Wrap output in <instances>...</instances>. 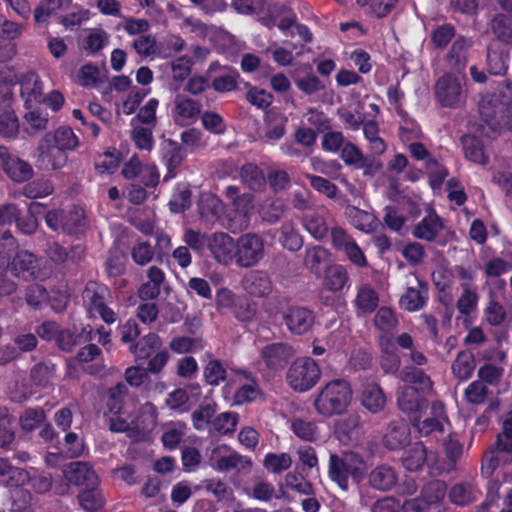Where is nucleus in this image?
Masks as SVG:
<instances>
[{
    "label": "nucleus",
    "instance_id": "f257e3e1",
    "mask_svg": "<svg viewBox=\"0 0 512 512\" xmlns=\"http://www.w3.org/2000/svg\"><path fill=\"white\" fill-rule=\"evenodd\" d=\"M353 400V388L345 379H333L323 385L313 400L315 411L326 418L344 414Z\"/></svg>",
    "mask_w": 512,
    "mask_h": 512
},
{
    "label": "nucleus",
    "instance_id": "f03ea898",
    "mask_svg": "<svg viewBox=\"0 0 512 512\" xmlns=\"http://www.w3.org/2000/svg\"><path fill=\"white\" fill-rule=\"evenodd\" d=\"M366 465L362 456L356 452L348 451L342 454L330 453L327 474L331 481L347 492L350 488L349 480L357 485L365 476Z\"/></svg>",
    "mask_w": 512,
    "mask_h": 512
},
{
    "label": "nucleus",
    "instance_id": "7ed1b4c3",
    "mask_svg": "<svg viewBox=\"0 0 512 512\" xmlns=\"http://www.w3.org/2000/svg\"><path fill=\"white\" fill-rule=\"evenodd\" d=\"M44 222L49 230L68 236L84 234L87 229L85 210L78 205L49 209Z\"/></svg>",
    "mask_w": 512,
    "mask_h": 512
},
{
    "label": "nucleus",
    "instance_id": "20e7f679",
    "mask_svg": "<svg viewBox=\"0 0 512 512\" xmlns=\"http://www.w3.org/2000/svg\"><path fill=\"white\" fill-rule=\"evenodd\" d=\"M128 351L137 362L147 361L148 370L153 374L160 373L170 359L169 352L163 348L162 338L154 332L140 337L137 343L128 347Z\"/></svg>",
    "mask_w": 512,
    "mask_h": 512
},
{
    "label": "nucleus",
    "instance_id": "39448f33",
    "mask_svg": "<svg viewBox=\"0 0 512 512\" xmlns=\"http://www.w3.org/2000/svg\"><path fill=\"white\" fill-rule=\"evenodd\" d=\"M82 299L88 313L99 317L106 325H113L118 320V313L109 306L113 296L107 285L94 280L88 281L82 292Z\"/></svg>",
    "mask_w": 512,
    "mask_h": 512
},
{
    "label": "nucleus",
    "instance_id": "423d86ee",
    "mask_svg": "<svg viewBox=\"0 0 512 512\" xmlns=\"http://www.w3.org/2000/svg\"><path fill=\"white\" fill-rule=\"evenodd\" d=\"M321 368L311 357H301L295 360L286 373V381L296 392L311 390L319 382Z\"/></svg>",
    "mask_w": 512,
    "mask_h": 512
},
{
    "label": "nucleus",
    "instance_id": "0eeeda50",
    "mask_svg": "<svg viewBox=\"0 0 512 512\" xmlns=\"http://www.w3.org/2000/svg\"><path fill=\"white\" fill-rule=\"evenodd\" d=\"M265 254L264 240L255 233L242 234L236 240L235 262L240 267L258 264Z\"/></svg>",
    "mask_w": 512,
    "mask_h": 512
},
{
    "label": "nucleus",
    "instance_id": "6e6552de",
    "mask_svg": "<svg viewBox=\"0 0 512 512\" xmlns=\"http://www.w3.org/2000/svg\"><path fill=\"white\" fill-rule=\"evenodd\" d=\"M434 95L442 107L456 108L464 101V90L461 81L452 73H445L434 85Z\"/></svg>",
    "mask_w": 512,
    "mask_h": 512
},
{
    "label": "nucleus",
    "instance_id": "1a4fd4ad",
    "mask_svg": "<svg viewBox=\"0 0 512 512\" xmlns=\"http://www.w3.org/2000/svg\"><path fill=\"white\" fill-rule=\"evenodd\" d=\"M0 168L16 183L26 182L34 176L30 162L20 158L18 153L11 152L5 146H0Z\"/></svg>",
    "mask_w": 512,
    "mask_h": 512
},
{
    "label": "nucleus",
    "instance_id": "9d476101",
    "mask_svg": "<svg viewBox=\"0 0 512 512\" xmlns=\"http://www.w3.org/2000/svg\"><path fill=\"white\" fill-rule=\"evenodd\" d=\"M430 413L427 418L421 420V415L417 420L411 422L418 430L421 437H438L444 433V423L449 421L446 413L445 404L442 401H432L430 404Z\"/></svg>",
    "mask_w": 512,
    "mask_h": 512
},
{
    "label": "nucleus",
    "instance_id": "9b49d317",
    "mask_svg": "<svg viewBox=\"0 0 512 512\" xmlns=\"http://www.w3.org/2000/svg\"><path fill=\"white\" fill-rule=\"evenodd\" d=\"M480 118L495 132L512 131V100L499 105L480 104Z\"/></svg>",
    "mask_w": 512,
    "mask_h": 512
},
{
    "label": "nucleus",
    "instance_id": "f8f14e48",
    "mask_svg": "<svg viewBox=\"0 0 512 512\" xmlns=\"http://www.w3.org/2000/svg\"><path fill=\"white\" fill-rule=\"evenodd\" d=\"M282 319L287 330L293 335H304L311 331L315 322L313 310L302 306H289Z\"/></svg>",
    "mask_w": 512,
    "mask_h": 512
},
{
    "label": "nucleus",
    "instance_id": "ddd939ff",
    "mask_svg": "<svg viewBox=\"0 0 512 512\" xmlns=\"http://www.w3.org/2000/svg\"><path fill=\"white\" fill-rule=\"evenodd\" d=\"M37 162L42 170H60L67 165L68 154L49 141V133H46L38 146Z\"/></svg>",
    "mask_w": 512,
    "mask_h": 512
},
{
    "label": "nucleus",
    "instance_id": "4468645a",
    "mask_svg": "<svg viewBox=\"0 0 512 512\" xmlns=\"http://www.w3.org/2000/svg\"><path fill=\"white\" fill-rule=\"evenodd\" d=\"M435 459L436 454L433 451H428L424 443L415 442L403 450L401 462L402 467L409 472L420 471L424 465H428L429 473L432 474L433 466L430 462L435 461Z\"/></svg>",
    "mask_w": 512,
    "mask_h": 512
},
{
    "label": "nucleus",
    "instance_id": "2eb2a0df",
    "mask_svg": "<svg viewBox=\"0 0 512 512\" xmlns=\"http://www.w3.org/2000/svg\"><path fill=\"white\" fill-rule=\"evenodd\" d=\"M293 356L292 347L287 343H269L260 351L265 367L273 372L283 370Z\"/></svg>",
    "mask_w": 512,
    "mask_h": 512
},
{
    "label": "nucleus",
    "instance_id": "dca6fc26",
    "mask_svg": "<svg viewBox=\"0 0 512 512\" xmlns=\"http://www.w3.org/2000/svg\"><path fill=\"white\" fill-rule=\"evenodd\" d=\"M397 404L400 411L413 422L428 407V400L420 394L416 387L405 386L398 392Z\"/></svg>",
    "mask_w": 512,
    "mask_h": 512
},
{
    "label": "nucleus",
    "instance_id": "f3484780",
    "mask_svg": "<svg viewBox=\"0 0 512 512\" xmlns=\"http://www.w3.org/2000/svg\"><path fill=\"white\" fill-rule=\"evenodd\" d=\"M162 161L167 168L163 182H168L177 176V169L182 164L187 154L184 148L171 139L164 140L161 144Z\"/></svg>",
    "mask_w": 512,
    "mask_h": 512
},
{
    "label": "nucleus",
    "instance_id": "a211bd4d",
    "mask_svg": "<svg viewBox=\"0 0 512 512\" xmlns=\"http://www.w3.org/2000/svg\"><path fill=\"white\" fill-rule=\"evenodd\" d=\"M208 250L221 264L229 265L235 260L236 241L225 232L210 235Z\"/></svg>",
    "mask_w": 512,
    "mask_h": 512
},
{
    "label": "nucleus",
    "instance_id": "6ab92c4d",
    "mask_svg": "<svg viewBox=\"0 0 512 512\" xmlns=\"http://www.w3.org/2000/svg\"><path fill=\"white\" fill-rule=\"evenodd\" d=\"M471 46V40L463 35H458L452 41V45L445 56V62L452 71L461 73L465 70Z\"/></svg>",
    "mask_w": 512,
    "mask_h": 512
},
{
    "label": "nucleus",
    "instance_id": "aec40b11",
    "mask_svg": "<svg viewBox=\"0 0 512 512\" xmlns=\"http://www.w3.org/2000/svg\"><path fill=\"white\" fill-rule=\"evenodd\" d=\"M20 95L26 108H31L33 103L43 100V84L40 76L33 71L22 74L19 78Z\"/></svg>",
    "mask_w": 512,
    "mask_h": 512
},
{
    "label": "nucleus",
    "instance_id": "412c9836",
    "mask_svg": "<svg viewBox=\"0 0 512 512\" xmlns=\"http://www.w3.org/2000/svg\"><path fill=\"white\" fill-rule=\"evenodd\" d=\"M242 287L251 296L265 297L273 291V281L264 270H251L243 278Z\"/></svg>",
    "mask_w": 512,
    "mask_h": 512
},
{
    "label": "nucleus",
    "instance_id": "4be33fe9",
    "mask_svg": "<svg viewBox=\"0 0 512 512\" xmlns=\"http://www.w3.org/2000/svg\"><path fill=\"white\" fill-rule=\"evenodd\" d=\"M65 477L70 485L88 488L89 485H99V478L91 465L84 462L71 463L65 471Z\"/></svg>",
    "mask_w": 512,
    "mask_h": 512
},
{
    "label": "nucleus",
    "instance_id": "5701e85b",
    "mask_svg": "<svg viewBox=\"0 0 512 512\" xmlns=\"http://www.w3.org/2000/svg\"><path fill=\"white\" fill-rule=\"evenodd\" d=\"M429 300V285L427 282L417 280V287H407L401 295L400 306L402 309L415 312L427 305Z\"/></svg>",
    "mask_w": 512,
    "mask_h": 512
},
{
    "label": "nucleus",
    "instance_id": "b1692460",
    "mask_svg": "<svg viewBox=\"0 0 512 512\" xmlns=\"http://www.w3.org/2000/svg\"><path fill=\"white\" fill-rule=\"evenodd\" d=\"M506 452L512 454V410L506 414L503 421V430L497 436L495 446L491 449L492 456L489 460V467L495 470L499 464V453Z\"/></svg>",
    "mask_w": 512,
    "mask_h": 512
},
{
    "label": "nucleus",
    "instance_id": "393cba45",
    "mask_svg": "<svg viewBox=\"0 0 512 512\" xmlns=\"http://www.w3.org/2000/svg\"><path fill=\"white\" fill-rule=\"evenodd\" d=\"M11 271L18 278L34 280L38 274V260L28 251L16 252L11 262Z\"/></svg>",
    "mask_w": 512,
    "mask_h": 512
},
{
    "label": "nucleus",
    "instance_id": "a878e982",
    "mask_svg": "<svg viewBox=\"0 0 512 512\" xmlns=\"http://www.w3.org/2000/svg\"><path fill=\"white\" fill-rule=\"evenodd\" d=\"M216 70H224L223 73L213 77L211 82V88L218 93H227L232 92L238 87V78L240 74L238 71L234 69H228L226 67H221L218 62H212L209 65L208 72H213Z\"/></svg>",
    "mask_w": 512,
    "mask_h": 512
},
{
    "label": "nucleus",
    "instance_id": "bb28decb",
    "mask_svg": "<svg viewBox=\"0 0 512 512\" xmlns=\"http://www.w3.org/2000/svg\"><path fill=\"white\" fill-rule=\"evenodd\" d=\"M444 228L441 218L435 211L428 213L412 230V235L418 239L434 241Z\"/></svg>",
    "mask_w": 512,
    "mask_h": 512
},
{
    "label": "nucleus",
    "instance_id": "cd10ccee",
    "mask_svg": "<svg viewBox=\"0 0 512 512\" xmlns=\"http://www.w3.org/2000/svg\"><path fill=\"white\" fill-rule=\"evenodd\" d=\"M369 482L378 491H389L397 485L398 475L392 467L379 465L371 471Z\"/></svg>",
    "mask_w": 512,
    "mask_h": 512
},
{
    "label": "nucleus",
    "instance_id": "c85d7f7f",
    "mask_svg": "<svg viewBox=\"0 0 512 512\" xmlns=\"http://www.w3.org/2000/svg\"><path fill=\"white\" fill-rule=\"evenodd\" d=\"M349 274L341 264H333L324 270L323 287L330 292H340L349 283Z\"/></svg>",
    "mask_w": 512,
    "mask_h": 512
},
{
    "label": "nucleus",
    "instance_id": "c756f323",
    "mask_svg": "<svg viewBox=\"0 0 512 512\" xmlns=\"http://www.w3.org/2000/svg\"><path fill=\"white\" fill-rule=\"evenodd\" d=\"M461 144L463 147L465 158L475 162L478 165H486L489 156L484 151V144L476 135L464 134L461 136Z\"/></svg>",
    "mask_w": 512,
    "mask_h": 512
},
{
    "label": "nucleus",
    "instance_id": "7c9ffc66",
    "mask_svg": "<svg viewBox=\"0 0 512 512\" xmlns=\"http://www.w3.org/2000/svg\"><path fill=\"white\" fill-rule=\"evenodd\" d=\"M361 404L373 414L382 411L386 405V397L377 383H369L364 386L361 397Z\"/></svg>",
    "mask_w": 512,
    "mask_h": 512
},
{
    "label": "nucleus",
    "instance_id": "2f4dec72",
    "mask_svg": "<svg viewBox=\"0 0 512 512\" xmlns=\"http://www.w3.org/2000/svg\"><path fill=\"white\" fill-rule=\"evenodd\" d=\"M510 53L507 49L487 47L486 63L487 70L491 75L502 76L507 73Z\"/></svg>",
    "mask_w": 512,
    "mask_h": 512
},
{
    "label": "nucleus",
    "instance_id": "473e14b6",
    "mask_svg": "<svg viewBox=\"0 0 512 512\" xmlns=\"http://www.w3.org/2000/svg\"><path fill=\"white\" fill-rule=\"evenodd\" d=\"M476 360L470 350H460L452 363V374L460 382L467 381L473 375Z\"/></svg>",
    "mask_w": 512,
    "mask_h": 512
},
{
    "label": "nucleus",
    "instance_id": "72a5a7b5",
    "mask_svg": "<svg viewBox=\"0 0 512 512\" xmlns=\"http://www.w3.org/2000/svg\"><path fill=\"white\" fill-rule=\"evenodd\" d=\"M490 30L496 40L512 45V14L497 13L490 21Z\"/></svg>",
    "mask_w": 512,
    "mask_h": 512
},
{
    "label": "nucleus",
    "instance_id": "f704fd0d",
    "mask_svg": "<svg viewBox=\"0 0 512 512\" xmlns=\"http://www.w3.org/2000/svg\"><path fill=\"white\" fill-rule=\"evenodd\" d=\"M240 178L250 191H263L266 188V176L257 164L247 162L240 169Z\"/></svg>",
    "mask_w": 512,
    "mask_h": 512
},
{
    "label": "nucleus",
    "instance_id": "c9c22d12",
    "mask_svg": "<svg viewBox=\"0 0 512 512\" xmlns=\"http://www.w3.org/2000/svg\"><path fill=\"white\" fill-rule=\"evenodd\" d=\"M218 410V404L214 401L202 402L191 415V420L196 431H210L213 417Z\"/></svg>",
    "mask_w": 512,
    "mask_h": 512
},
{
    "label": "nucleus",
    "instance_id": "e433bc0d",
    "mask_svg": "<svg viewBox=\"0 0 512 512\" xmlns=\"http://www.w3.org/2000/svg\"><path fill=\"white\" fill-rule=\"evenodd\" d=\"M216 449L213 451V460H215L214 468L221 472H226L231 469L241 466L242 470H247L251 467L252 462L247 456H243L237 451H230L228 454L218 456L215 459Z\"/></svg>",
    "mask_w": 512,
    "mask_h": 512
},
{
    "label": "nucleus",
    "instance_id": "4c0bfd02",
    "mask_svg": "<svg viewBox=\"0 0 512 512\" xmlns=\"http://www.w3.org/2000/svg\"><path fill=\"white\" fill-rule=\"evenodd\" d=\"M401 381L416 387L420 392H429L432 389V381L424 370L414 367L405 366L400 374Z\"/></svg>",
    "mask_w": 512,
    "mask_h": 512
},
{
    "label": "nucleus",
    "instance_id": "58836bf2",
    "mask_svg": "<svg viewBox=\"0 0 512 512\" xmlns=\"http://www.w3.org/2000/svg\"><path fill=\"white\" fill-rule=\"evenodd\" d=\"M53 191L54 184L50 179L37 178L26 181L21 194L28 199H42L52 195Z\"/></svg>",
    "mask_w": 512,
    "mask_h": 512
},
{
    "label": "nucleus",
    "instance_id": "ea45409f",
    "mask_svg": "<svg viewBox=\"0 0 512 512\" xmlns=\"http://www.w3.org/2000/svg\"><path fill=\"white\" fill-rule=\"evenodd\" d=\"M354 303L362 313H372L379 306V295L370 285H363L358 289Z\"/></svg>",
    "mask_w": 512,
    "mask_h": 512
},
{
    "label": "nucleus",
    "instance_id": "a19ab883",
    "mask_svg": "<svg viewBox=\"0 0 512 512\" xmlns=\"http://www.w3.org/2000/svg\"><path fill=\"white\" fill-rule=\"evenodd\" d=\"M79 505L85 511H97L105 504L102 492L97 486H89L88 488L81 489L77 496Z\"/></svg>",
    "mask_w": 512,
    "mask_h": 512
},
{
    "label": "nucleus",
    "instance_id": "79ce46f5",
    "mask_svg": "<svg viewBox=\"0 0 512 512\" xmlns=\"http://www.w3.org/2000/svg\"><path fill=\"white\" fill-rule=\"evenodd\" d=\"M330 253L327 249L321 246H314L305 250V256L303 264L309 269L314 275H320L322 271V265L328 261Z\"/></svg>",
    "mask_w": 512,
    "mask_h": 512
},
{
    "label": "nucleus",
    "instance_id": "37998d69",
    "mask_svg": "<svg viewBox=\"0 0 512 512\" xmlns=\"http://www.w3.org/2000/svg\"><path fill=\"white\" fill-rule=\"evenodd\" d=\"M456 28L452 23L437 25L431 30L430 43L437 49H445L452 40L456 39Z\"/></svg>",
    "mask_w": 512,
    "mask_h": 512
},
{
    "label": "nucleus",
    "instance_id": "c03bdc74",
    "mask_svg": "<svg viewBox=\"0 0 512 512\" xmlns=\"http://www.w3.org/2000/svg\"><path fill=\"white\" fill-rule=\"evenodd\" d=\"M239 415L236 412H224L213 417L210 433L230 435L236 431Z\"/></svg>",
    "mask_w": 512,
    "mask_h": 512
},
{
    "label": "nucleus",
    "instance_id": "a18cd8bd",
    "mask_svg": "<svg viewBox=\"0 0 512 512\" xmlns=\"http://www.w3.org/2000/svg\"><path fill=\"white\" fill-rule=\"evenodd\" d=\"M291 430L300 440L315 442L319 438V428L314 421L295 418L291 423Z\"/></svg>",
    "mask_w": 512,
    "mask_h": 512
},
{
    "label": "nucleus",
    "instance_id": "49530a36",
    "mask_svg": "<svg viewBox=\"0 0 512 512\" xmlns=\"http://www.w3.org/2000/svg\"><path fill=\"white\" fill-rule=\"evenodd\" d=\"M121 154L116 148L106 150L94 163L95 170L100 174H114L120 167Z\"/></svg>",
    "mask_w": 512,
    "mask_h": 512
},
{
    "label": "nucleus",
    "instance_id": "de8ad7c7",
    "mask_svg": "<svg viewBox=\"0 0 512 512\" xmlns=\"http://www.w3.org/2000/svg\"><path fill=\"white\" fill-rule=\"evenodd\" d=\"M192 192L188 186L177 183L172 198L169 200V207L173 213H181L191 207Z\"/></svg>",
    "mask_w": 512,
    "mask_h": 512
},
{
    "label": "nucleus",
    "instance_id": "09e8293b",
    "mask_svg": "<svg viewBox=\"0 0 512 512\" xmlns=\"http://www.w3.org/2000/svg\"><path fill=\"white\" fill-rule=\"evenodd\" d=\"M291 455L287 452L275 453L269 452L264 456V468L273 474H280L292 466Z\"/></svg>",
    "mask_w": 512,
    "mask_h": 512
},
{
    "label": "nucleus",
    "instance_id": "8fccbe9b",
    "mask_svg": "<svg viewBox=\"0 0 512 512\" xmlns=\"http://www.w3.org/2000/svg\"><path fill=\"white\" fill-rule=\"evenodd\" d=\"M55 375V365L50 362L35 364L30 371V378L34 385L46 388L51 384Z\"/></svg>",
    "mask_w": 512,
    "mask_h": 512
},
{
    "label": "nucleus",
    "instance_id": "3c124183",
    "mask_svg": "<svg viewBox=\"0 0 512 512\" xmlns=\"http://www.w3.org/2000/svg\"><path fill=\"white\" fill-rule=\"evenodd\" d=\"M301 224L303 228L317 240H323L327 236L328 227L322 215H304Z\"/></svg>",
    "mask_w": 512,
    "mask_h": 512
},
{
    "label": "nucleus",
    "instance_id": "603ef678",
    "mask_svg": "<svg viewBox=\"0 0 512 512\" xmlns=\"http://www.w3.org/2000/svg\"><path fill=\"white\" fill-rule=\"evenodd\" d=\"M49 141L65 152L73 150L78 145V138L69 126L57 128L53 135L49 134Z\"/></svg>",
    "mask_w": 512,
    "mask_h": 512
},
{
    "label": "nucleus",
    "instance_id": "864d4df0",
    "mask_svg": "<svg viewBox=\"0 0 512 512\" xmlns=\"http://www.w3.org/2000/svg\"><path fill=\"white\" fill-rule=\"evenodd\" d=\"M374 324L376 329L386 334L391 333L397 328L399 320L391 308L383 306L376 311Z\"/></svg>",
    "mask_w": 512,
    "mask_h": 512
},
{
    "label": "nucleus",
    "instance_id": "5fc2aeb1",
    "mask_svg": "<svg viewBox=\"0 0 512 512\" xmlns=\"http://www.w3.org/2000/svg\"><path fill=\"white\" fill-rule=\"evenodd\" d=\"M461 286L463 290L456 302V308L460 314L468 316L477 309L479 296L469 285L461 284Z\"/></svg>",
    "mask_w": 512,
    "mask_h": 512
},
{
    "label": "nucleus",
    "instance_id": "6e6d98bb",
    "mask_svg": "<svg viewBox=\"0 0 512 512\" xmlns=\"http://www.w3.org/2000/svg\"><path fill=\"white\" fill-rule=\"evenodd\" d=\"M447 493V484L444 480L434 479L428 481L421 490V494L430 507L442 501Z\"/></svg>",
    "mask_w": 512,
    "mask_h": 512
},
{
    "label": "nucleus",
    "instance_id": "4d7b16f0",
    "mask_svg": "<svg viewBox=\"0 0 512 512\" xmlns=\"http://www.w3.org/2000/svg\"><path fill=\"white\" fill-rule=\"evenodd\" d=\"M279 241L284 249L289 250L291 252H297L301 250V247L303 245L302 236L290 224H285L281 226Z\"/></svg>",
    "mask_w": 512,
    "mask_h": 512
},
{
    "label": "nucleus",
    "instance_id": "13d9d810",
    "mask_svg": "<svg viewBox=\"0 0 512 512\" xmlns=\"http://www.w3.org/2000/svg\"><path fill=\"white\" fill-rule=\"evenodd\" d=\"M174 111L183 120L195 121L200 115L201 104L192 98H183L175 102Z\"/></svg>",
    "mask_w": 512,
    "mask_h": 512
},
{
    "label": "nucleus",
    "instance_id": "bf43d9fd",
    "mask_svg": "<svg viewBox=\"0 0 512 512\" xmlns=\"http://www.w3.org/2000/svg\"><path fill=\"white\" fill-rule=\"evenodd\" d=\"M45 418V410L43 408H28L19 417V424L22 431H33L42 425Z\"/></svg>",
    "mask_w": 512,
    "mask_h": 512
},
{
    "label": "nucleus",
    "instance_id": "052dcab7",
    "mask_svg": "<svg viewBox=\"0 0 512 512\" xmlns=\"http://www.w3.org/2000/svg\"><path fill=\"white\" fill-rule=\"evenodd\" d=\"M48 291L45 286L40 284L30 285L25 294V301L28 306L36 310H41L45 307L48 301Z\"/></svg>",
    "mask_w": 512,
    "mask_h": 512
},
{
    "label": "nucleus",
    "instance_id": "680f3d73",
    "mask_svg": "<svg viewBox=\"0 0 512 512\" xmlns=\"http://www.w3.org/2000/svg\"><path fill=\"white\" fill-rule=\"evenodd\" d=\"M118 333L120 335V342L127 344L129 347L133 343H137L141 335V329L136 319L129 318L119 324Z\"/></svg>",
    "mask_w": 512,
    "mask_h": 512
},
{
    "label": "nucleus",
    "instance_id": "e2e57ef3",
    "mask_svg": "<svg viewBox=\"0 0 512 512\" xmlns=\"http://www.w3.org/2000/svg\"><path fill=\"white\" fill-rule=\"evenodd\" d=\"M203 376L210 386H218L226 379V369L220 360H210L204 367Z\"/></svg>",
    "mask_w": 512,
    "mask_h": 512
},
{
    "label": "nucleus",
    "instance_id": "0e129e2a",
    "mask_svg": "<svg viewBox=\"0 0 512 512\" xmlns=\"http://www.w3.org/2000/svg\"><path fill=\"white\" fill-rule=\"evenodd\" d=\"M183 241L188 248L200 254L209 247L210 235L189 228L184 232Z\"/></svg>",
    "mask_w": 512,
    "mask_h": 512
},
{
    "label": "nucleus",
    "instance_id": "69168bd1",
    "mask_svg": "<svg viewBox=\"0 0 512 512\" xmlns=\"http://www.w3.org/2000/svg\"><path fill=\"white\" fill-rule=\"evenodd\" d=\"M306 179L309 181L310 186L318 193L325 195L329 199L337 197L339 188L336 184L322 176L306 174Z\"/></svg>",
    "mask_w": 512,
    "mask_h": 512
},
{
    "label": "nucleus",
    "instance_id": "338daca9",
    "mask_svg": "<svg viewBox=\"0 0 512 512\" xmlns=\"http://www.w3.org/2000/svg\"><path fill=\"white\" fill-rule=\"evenodd\" d=\"M260 395H262V390L258 382L252 381L237 388L234 393V401L237 405H245V403L255 401Z\"/></svg>",
    "mask_w": 512,
    "mask_h": 512
},
{
    "label": "nucleus",
    "instance_id": "774afa93",
    "mask_svg": "<svg viewBox=\"0 0 512 512\" xmlns=\"http://www.w3.org/2000/svg\"><path fill=\"white\" fill-rule=\"evenodd\" d=\"M154 257L153 247L146 240L137 241L131 249V258L138 265H147Z\"/></svg>",
    "mask_w": 512,
    "mask_h": 512
}]
</instances>
